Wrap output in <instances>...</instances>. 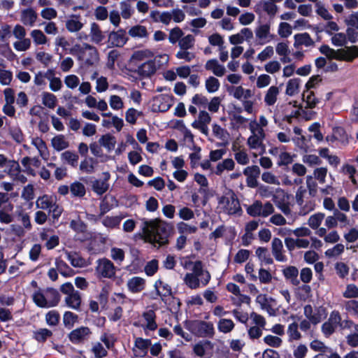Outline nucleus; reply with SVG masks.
<instances>
[{
    "label": "nucleus",
    "instance_id": "393cba45",
    "mask_svg": "<svg viewBox=\"0 0 358 358\" xmlns=\"http://www.w3.org/2000/svg\"><path fill=\"white\" fill-rule=\"evenodd\" d=\"M271 250L275 260L280 262L287 261V257L285 254L282 241L278 238H274L271 243Z\"/></svg>",
    "mask_w": 358,
    "mask_h": 358
},
{
    "label": "nucleus",
    "instance_id": "7c9ffc66",
    "mask_svg": "<svg viewBox=\"0 0 358 358\" xmlns=\"http://www.w3.org/2000/svg\"><path fill=\"white\" fill-rule=\"evenodd\" d=\"M154 287L156 290L157 296H159L162 301H164L166 297L172 295L171 286L160 279L155 282Z\"/></svg>",
    "mask_w": 358,
    "mask_h": 358
},
{
    "label": "nucleus",
    "instance_id": "e433bc0d",
    "mask_svg": "<svg viewBox=\"0 0 358 358\" xmlns=\"http://www.w3.org/2000/svg\"><path fill=\"white\" fill-rule=\"evenodd\" d=\"M31 144L38 150L40 156L43 159L48 160L50 154L44 141L39 137L32 138Z\"/></svg>",
    "mask_w": 358,
    "mask_h": 358
},
{
    "label": "nucleus",
    "instance_id": "69168bd1",
    "mask_svg": "<svg viewBox=\"0 0 358 358\" xmlns=\"http://www.w3.org/2000/svg\"><path fill=\"white\" fill-rule=\"evenodd\" d=\"M31 46V38H24L13 43V48L18 52H24L30 49Z\"/></svg>",
    "mask_w": 358,
    "mask_h": 358
},
{
    "label": "nucleus",
    "instance_id": "4d7b16f0",
    "mask_svg": "<svg viewBox=\"0 0 358 358\" xmlns=\"http://www.w3.org/2000/svg\"><path fill=\"white\" fill-rule=\"evenodd\" d=\"M78 321V315L71 312L66 311L63 315V323L66 328L71 329Z\"/></svg>",
    "mask_w": 358,
    "mask_h": 358
},
{
    "label": "nucleus",
    "instance_id": "4468645a",
    "mask_svg": "<svg viewBox=\"0 0 358 358\" xmlns=\"http://www.w3.org/2000/svg\"><path fill=\"white\" fill-rule=\"evenodd\" d=\"M92 331L87 327H80L71 331L69 334L70 341L73 344L83 343L90 338Z\"/></svg>",
    "mask_w": 358,
    "mask_h": 358
},
{
    "label": "nucleus",
    "instance_id": "39448f33",
    "mask_svg": "<svg viewBox=\"0 0 358 358\" xmlns=\"http://www.w3.org/2000/svg\"><path fill=\"white\" fill-rule=\"evenodd\" d=\"M94 268L95 274L99 279H113L116 275V267L110 259L103 257L98 259Z\"/></svg>",
    "mask_w": 358,
    "mask_h": 358
},
{
    "label": "nucleus",
    "instance_id": "c85d7f7f",
    "mask_svg": "<svg viewBox=\"0 0 358 358\" xmlns=\"http://www.w3.org/2000/svg\"><path fill=\"white\" fill-rule=\"evenodd\" d=\"M127 286L131 292L139 293L145 287V280L141 277L134 276L128 280Z\"/></svg>",
    "mask_w": 358,
    "mask_h": 358
},
{
    "label": "nucleus",
    "instance_id": "5fc2aeb1",
    "mask_svg": "<svg viewBox=\"0 0 358 358\" xmlns=\"http://www.w3.org/2000/svg\"><path fill=\"white\" fill-rule=\"evenodd\" d=\"M235 324L230 319H220L217 322V329L223 334H228L234 329Z\"/></svg>",
    "mask_w": 358,
    "mask_h": 358
},
{
    "label": "nucleus",
    "instance_id": "ea45409f",
    "mask_svg": "<svg viewBox=\"0 0 358 358\" xmlns=\"http://www.w3.org/2000/svg\"><path fill=\"white\" fill-rule=\"evenodd\" d=\"M301 80L299 78L289 79L286 84L285 94L288 96H294L299 92Z\"/></svg>",
    "mask_w": 358,
    "mask_h": 358
},
{
    "label": "nucleus",
    "instance_id": "3c124183",
    "mask_svg": "<svg viewBox=\"0 0 358 358\" xmlns=\"http://www.w3.org/2000/svg\"><path fill=\"white\" fill-rule=\"evenodd\" d=\"M324 217V213H316L309 217L307 224L312 229L315 230L320 227Z\"/></svg>",
    "mask_w": 358,
    "mask_h": 358
},
{
    "label": "nucleus",
    "instance_id": "0e129e2a",
    "mask_svg": "<svg viewBox=\"0 0 358 358\" xmlns=\"http://www.w3.org/2000/svg\"><path fill=\"white\" fill-rule=\"evenodd\" d=\"M184 282L190 289H197L201 286L199 278H196L192 273H187L184 277Z\"/></svg>",
    "mask_w": 358,
    "mask_h": 358
},
{
    "label": "nucleus",
    "instance_id": "c756f323",
    "mask_svg": "<svg viewBox=\"0 0 358 358\" xmlns=\"http://www.w3.org/2000/svg\"><path fill=\"white\" fill-rule=\"evenodd\" d=\"M57 201V197L55 195L44 194L39 196L36 201L37 208L42 210H50Z\"/></svg>",
    "mask_w": 358,
    "mask_h": 358
},
{
    "label": "nucleus",
    "instance_id": "f704fd0d",
    "mask_svg": "<svg viewBox=\"0 0 358 358\" xmlns=\"http://www.w3.org/2000/svg\"><path fill=\"white\" fill-rule=\"evenodd\" d=\"M89 36L90 41L96 44L101 43L104 39V35L99 25L96 22L91 23Z\"/></svg>",
    "mask_w": 358,
    "mask_h": 358
},
{
    "label": "nucleus",
    "instance_id": "774afa93",
    "mask_svg": "<svg viewBox=\"0 0 358 358\" xmlns=\"http://www.w3.org/2000/svg\"><path fill=\"white\" fill-rule=\"evenodd\" d=\"M60 320V315L55 310H50L45 314V322L48 325L51 327L57 326Z\"/></svg>",
    "mask_w": 358,
    "mask_h": 358
},
{
    "label": "nucleus",
    "instance_id": "a19ab883",
    "mask_svg": "<svg viewBox=\"0 0 358 358\" xmlns=\"http://www.w3.org/2000/svg\"><path fill=\"white\" fill-rule=\"evenodd\" d=\"M51 145L56 151L59 152L69 148V143L64 135L59 134L52 138Z\"/></svg>",
    "mask_w": 358,
    "mask_h": 358
},
{
    "label": "nucleus",
    "instance_id": "5701e85b",
    "mask_svg": "<svg viewBox=\"0 0 358 358\" xmlns=\"http://www.w3.org/2000/svg\"><path fill=\"white\" fill-rule=\"evenodd\" d=\"M151 345L150 339L138 337L135 338L133 352L136 357H143L146 355L149 347Z\"/></svg>",
    "mask_w": 358,
    "mask_h": 358
},
{
    "label": "nucleus",
    "instance_id": "c9c22d12",
    "mask_svg": "<svg viewBox=\"0 0 358 358\" xmlns=\"http://www.w3.org/2000/svg\"><path fill=\"white\" fill-rule=\"evenodd\" d=\"M65 255L67 260L75 268H83L87 265L86 260L76 252L66 251Z\"/></svg>",
    "mask_w": 358,
    "mask_h": 358
},
{
    "label": "nucleus",
    "instance_id": "6e6552de",
    "mask_svg": "<svg viewBox=\"0 0 358 358\" xmlns=\"http://www.w3.org/2000/svg\"><path fill=\"white\" fill-rule=\"evenodd\" d=\"M274 212V207L270 202L263 204L260 201H255L247 208V213L252 217H266Z\"/></svg>",
    "mask_w": 358,
    "mask_h": 358
},
{
    "label": "nucleus",
    "instance_id": "f3484780",
    "mask_svg": "<svg viewBox=\"0 0 358 358\" xmlns=\"http://www.w3.org/2000/svg\"><path fill=\"white\" fill-rule=\"evenodd\" d=\"M38 20V14L36 10L29 6L21 10L20 20L24 26L34 27Z\"/></svg>",
    "mask_w": 358,
    "mask_h": 358
},
{
    "label": "nucleus",
    "instance_id": "bf43d9fd",
    "mask_svg": "<svg viewBox=\"0 0 358 358\" xmlns=\"http://www.w3.org/2000/svg\"><path fill=\"white\" fill-rule=\"evenodd\" d=\"M345 250V246L342 243H337L334 247L327 250L324 252L328 258H336L341 255Z\"/></svg>",
    "mask_w": 358,
    "mask_h": 358
},
{
    "label": "nucleus",
    "instance_id": "b1692460",
    "mask_svg": "<svg viewBox=\"0 0 358 358\" xmlns=\"http://www.w3.org/2000/svg\"><path fill=\"white\" fill-rule=\"evenodd\" d=\"M358 56V48L357 46L347 47L344 49L338 50L335 52L334 57L336 59L350 62Z\"/></svg>",
    "mask_w": 358,
    "mask_h": 358
},
{
    "label": "nucleus",
    "instance_id": "dca6fc26",
    "mask_svg": "<svg viewBox=\"0 0 358 358\" xmlns=\"http://www.w3.org/2000/svg\"><path fill=\"white\" fill-rule=\"evenodd\" d=\"M223 211L229 215H234L241 210L239 201L234 196L222 197L220 201Z\"/></svg>",
    "mask_w": 358,
    "mask_h": 358
},
{
    "label": "nucleus",
    "instance_id": "e2e57ef3",
    "mask_svg": "<svg viewBox=\"0 0 358 358\" xmlns=\"http://www.w3.org/2000/svg\"><path fill=\"white\" fill-rule=\"evenodd\" d=\"M287 333L289 341H297L301 338V333L299 331V325L296 322H292L288 325Z\"/></svg>",
    "mask_w": 358,
    "mask_h": 358
},
{
    "label": "nucleus",
    "instance_id": "20e7f679",
    "mask_svg": "<svg viewBox=\"0 0 358 358\" xmlns=\"http://www.w3.org/2000/svg\"><path fill=\"white\" fill-rule=\"evenodd\" d=\"M187 329L195 336L201 338H213L215 335L214 325L210 322L203 320L190 321Z\"/></svg>",
    "mask_w": 358,
    "mask_h": 358
},
{
    "label": "nucleus",
    "instance_id": "412c9836",
    "mask_svg": "<svg viewBox=\"0 0 358 358\" xmlns=\"http://www.w3.org/2000/svg\"><path fill=\"white\" fill-rule=\"evenodd\" d=\"M84 22L80 15L73 14L69 15L65 21V27L70 33H78L82 30Z\"/></svg>",
    "mask_w": 358,
    "mask_h": 358
},
{
    "label": "nucleus",
    "instance_id": "58836bf2",
    "mask_svg": "<svg viewBox=\"0 0 358 358\" xmlns=\"http://www.w3.org/2000/svg\"><path fill=\"white\" fill-rule=\"evenodd\" d=\"M66 305L73 310H79L81 305V296L78 291L70 295L66 296L64 299Z\"/></svg>",
    "mask_w": 358,
    "mask_h": 358
},
{
    "label": "nucleus",
    "instance_id": "052dcab7",
    "mask_svg": "<svg viewBox=\"0 0 358 358\" xmlns=\"http://www.w3.org/2000/svg\"><path fill=\"white\" fill-rule=\"evenodd\" d=\"M129 34L134 38H146L148 36V33L145 27L142 25H136L132 27L129 30Z\"/></svg>",
    "mask_w": 358,
    "mask_h": 358
},
{
    "label": "nucleus",
    "instance_id": "79ce46f5",
    "mask_svg": "<svg viewBox=\"0 0 358 358\" xmlns=\"http://www.w3.org/2000/svg\"><path fill=\"white\" fill-rule=\"evenodd\" d=\"M78 155L71 150H66L61 155V160L73 168L78 166Z\"/></svg>",
    "mask_w": 358,
    "mask_h": 358
},
{
    "label": "nucleus",
    "instance_id": "72a5a7b5",
    "mask_svg": "<svg viewBox=\"0 0 358 358\" xmlns=\"http://www.w3.org/2000/svg\"><path fill=\"white\" fill-rule=\"evenodd\" d=\"M280 94V88L275 85L271 86L266 92L264 101L266 106H273L277 100Z\"/></svg>",
    "mask_w": 358,
    "mask_h": 358
},
{
    "label": "nucleus",
    "instance_id": "6ab92c4d",
    "mask_svg": "<svg viewBox=\"0 0 358 358\" xmlns=\"http://www.w3.org/2000/svg\"><path fill=\"white\" fill-rule=\"evenodd\" d=\"M102 179H96L92 182V188L94 192L98 195H102L106 193L109 188L108 180L110 178L109 172H103L102 173Z\"/></svg>",
    "mask_w": 358,
    "mask_h": 358
},
{
    "label": "nucleus",
    "instance_id": "ddd939ff",
    "mask_svg": "<svg viewBox=\"0 0 358 358\" xmlns=\"http://www.w3.org/2000/svg\"><path fill=\"white\" fill-rule=\"evenodd\" d=\"M256 302L260 306L261 309L266 311L270 316L277 315L278 309L275 308V299L267 297L266 294H259L256 298Z\"/></svg>",
    "mask_w": 358,
    "mask_h": 358
},
{
    "label": "nucleus",
    "instance_id": "37998d69",
    "mask_svg": "<svg viewBox=\"0 0 358 358\" xmlns=\"http://www.w3.org/2000/svg\"><path fill=\"white\" fill-rule=\"evenodd\" d=\"M154 55V52L152 50L145 48L134 52L131 59L137 62H141L145 59L148 61L149 59H153Z\"/></svg>",
    "mask_w": 358,
    "mask_h": 358
},
{
    "label": "nucleus",
    "instance_id": "423d86ee",
    "mask_svg": "<svg viewBox=\"0 0 358 358\" xmlns=\"http://www.w3.org/2000/svg\"><path fill=\"white\" fill-rule=\"evenodd\" d=\"M156 314L153 310L144 311L138 320L134 323V325L143 329L146 336H149L150 331H155L157 327L156 322Z\"/></svg>",
    "mask_w": 358,
    "mask_h": 358
},
{
    "label": "nucleus",
    "instance_id": "4be33fe9",
    "mask_svg": "<svg viewBox=\"0 0 358 358\" xmlns=\"http://www.w3.org/2000/svg\"><path fill=\"white\" fill-rule=\"evenodd\" d=\"M265 134H251L248 140L247 145L250 150H257L259 154H262L265 151V146L264 145V140Z\"/></svg>",
    "mask_w": 358,
    "mask_h": 358
},
{
    "label": "nucleus",
    "instance_id": "49530a36",
    "mask_svg": "<svg viewBox=\"0 0 358 358\" xmlns=\"http://www.w3.org/2000/svg\"><path fill=\"white\" fill-rule=\"evenodd\" d=\"M55 268L64 277H71L74 275V271L69 265L61 259H55Z\"/></svg>",
    "mask_w": 358,
    "mask_h": 358
},
{
    "label": "nucleus",
    "instance_id": "bb28decb",
    "mask_svg": "<svg viewBox=\"0 0 358 358\" xmlns=\"http://www.w3.org/2000/svg\"><path fill=\"white\" fill-rule=\"evenodd\" d=\"M205 69L217 77H222L227 71L225 66L220 64L216 59L208 60L205 64Z\"/></svg>",
    "mask_w": 358,
    "mask_h": 358
},
{
    "label": "nucleus",
    "instance_id": "0eeeda50",
    "mask_svg": "<svg viewBox=\"0 0 358 358\" xmlns=\"http://www.w3.org/2000/svg\"><path fill=\"white\" fill-rule=\"evenodd\" d=\"M158 57L162 59L165 64L168 63L169 59V57L166 54L159 55L153 59H149L139 65L136 71L137 73L143 78H149L154 75L157 69L156 60Z\"/></svg>",
    "mask_w": 358,
    "mask_h": 358
},
{
    "label": "nucleus",
    "instance_id": "9d476101",
    "mask_svg": "<svg viewBox=\"0 0 358 358\" xmlns=\"http://www.w3.org/2000/svg\"><path fill=\"white\" fill-rule=\"evenodd\" d=\"M256 39L259 44L264 45L273 41L276 36L271 32V24L258 25L255 29Z\"/></svg>",
    "mask_w": 358,
    "mask_h": 358
},
{
    "label": "nucleus",
    "instance_id": "8fccbe9b",
    "mask_svg": "<svg viewBox=\"0 0 358 358\" xmlns=\"http://www.w3.org/2000/svg\"><path fill=\"white\" fill-rule=\"evenodd\" d=\"M283 274L286 279H288L294 285L299 284V280L297 277L299 275V271L295 266H288L283 270Z\"/></svg>",
    "mask_w": 358,
    "mask_h": 358
},
{
    "label": "nucleus",
    "instance_id": "6e6d98bb",
    "mask_svg": "<svg viewBox=\"0 0 358 358\" xmlns=\"http://www.w3.org/2000/svg\"><path fill=\"white\" fill-rule=\"evenodd\" d=\"M13 208V205L9 204L7 207L0 210V222L1 224H8L13 221L14 217L9 213V211H12Z\"/></svg>",
    "mask_w": 358,
    "mask_h": 358
},
{
    "label": "nucleus",
    "instance_id": "f03ea898",
    "mask_svg": "<svg viewBox=\"0 0 358 358\" xmlns=\"http://www.w3.org/2000/svg\"><path fill=\"white\" fill-rule=\"evenodd\" d=\"M34 303L40 308H52L57 306L60 300L58 291L54 288H38L32 294Z\"/></svg>",
    "mask_w": 358,
    "mask_h": 358
},
{
    "label": "nucleus",
    "instance_id": "603ef678",
    "mask_svg": "<svg viewBox=\"0 0 358 358\" xmlns=\"http://www.w3.org/2000/svg\"><path fill=\"white\" fill-rule=\"evenodd\" d=\"M303 100L306 103V107L313 108L318 103L319 100L315 96L314 92L310 90H306L303 93Z\"/></svg>",
    "mask_w": 358,
    "mask_h": 358
},
{
    "label": "nucleus",
    "instance_id": "864d4df0",
    "mask_svg": "<svg viewBox=\"0 0 358 358\" xmlns=\"http://www.w3.org/2000/svg\"><path fill=\"white\" fill-rule=\"evenodd\" d=\"M70 192L74 197H83L86 194L85 187L80 182H73L70 185Z\"/></svg>",
    "mask_w": 358,
    "mask_h": 358
},
{
    "label": "nucleus",
    "instance_id": "a211bd4d",
    "mask_svg": "<svg viewBox=\"0 0 358 358\" xmlns=\"http://www.w3.org/2000/svg\"><path fill=\"white\" fill-rule=\"evenodd\" d=\"M192 273L196 278H199L201 282V287L207 285L211 278L210 273L207 270L203 269V264L201 261H196L193 264Z\"/></svg>",
    "mask_w": 358,
    "mask_h": 358
},
{
    "label": "nucleus",
    "instance_id": "338daca9",
    "mask_svg": "<svg viewBox=\"0 0 358 358\" xmlns=\"http://www.w3.org/2000/svg\"><path fill=\"white\" fill-rule=\"evenodd\" d=\"M255 253L259 260L266 264H271L273 263V259L266 248L259 247L256 250Z\"/></svg>",
    "mask_w": 358,
    "mask_h": 358
},
{
    "label": "nucleus",
    "instance_id": "cd10ccee",
    "mask_svg": "<svg viewBox=\"0 0 358 358\" xmlns=\"http://www.w3.org/2000/svg\"><path fill=\"white\" fill-rule=\"evenodd\" d=\"M294 39V47L295 48H299L303 45L309 48L315 45L314 41L311 38L310 34L306 32L295 34Z\"/></svg>",
    "mask_w": 358,
    "mask_h": 358
},
{
    "label": "nucleus",
    "instance_id": "2eb2a0df",
    "mask_svg": "<svg viewBox=\"0 0 358 358\" xmlns=\"http://www.w3.org/2000/svg\"><path fill=\"white\" fill-rule=\"evenodd\" d=\"M211 121V117L205 110H201L198 118L192 123V127L199 130L202 134L207 136L208 134V124Z\"/></svg>",
    "mask_w": 358,
    "mask_h": 358
},
{
    "label": "nucleus",
    "instance_id": "4c0bfd02",
    "mask_svg": "<svg viewBox=\"0 0 358 358\" xmlns=\"http://www.w3.org/2000/svg\"><path fill=\"white\" fill-rule=\"evenodd\" d=\"M30 37L36 46L45 45L48 43V38L45 33L38 29H32L30 31Z\"/></svg>",
    "mask_w": 358,
    "mask_h": 358
},
{
    "label": "nucleus",
    "instance_id": "9b49d317",
    "mask_svg": "<svg viewBox=\"0 0 358 358\" xmlns=\"http://www.w3.org/2000/svg\"><path fill=\"white\" fill-rule=\"evenodd\" d=\"M303 314L306 319L316 325L321 322L326 317L325 309L322 307L313 308L311 305L303 307Z\"/></svg>",
    "mask_w": 358,
    "mask_h": 358
},
{
    "label": "nucleus",
    "instance_id": "1a4fd4ad",
    "mask_svg": "<svg viewBox=\"0 0 358 358\" xmlns=\"http://www.w3.org/2000/svg\"><path fill=\"white\" fill-rule=\"evenodd\" d=\"M173 104V96L171 94H159L151 101V109L153 112H166Z\"/></svg>",
    "mask_w": 358,
    "mask_h": 358
},
{
    "label": "nucleus",
    "instance_id": "13d9d810",
    "mask_svg": "<svg viewBox=\"0 0 358 358\" xmlns=\"http://www.w3.org/2000/svg\"><path fill=\"white\" fill-rule=\"evenodd\" d=\"M52 336V332L46 329L41 328L34 331L33 338L40 343H44L48 338Z\"/></svg>",
    "mask_w": 358,
    "mask_h": 358
},
{
    "label": "nucleus",
    "instance_id": "f8f14e48",
    "mask_svg": "<svg viewBox=\"0 0 358 358\" xmlns=\"http://www.w3.org/2000/svg\"><path fill=\"white\" fill-rule=\"evenodd\" d=\"M254 10L258 15L266 13L270 18H273L278 13V7L269 0H261L255 6Z\"/></svg>",
    "mask_w": 358,
    "mask_h": 358
},
{
    "label": "nucleus",
    "instance_id": "aec40b11",
    "mask_svg": "<svg viewBox=\"0 0 358 358\" xmlns=\"http://www.w3.org/2000/svg\"><path fill=\"white\" fill-rule=\"evenodd\" d=\"M306 194V189L303 187H300L297 189L295 195L296 203L301 207L300 214L303 215H306L315 209V204L313 202H309L304 205L303 197Z\"/></svg>",
    "mask_w": 358,
    "mask_h": 358
},
{
    "label": "nucleus",
    "instance_id": "c03bdc74",
    "mask_svg": "<svg viewBox=\"0 0 358 358\" xmlns=\"http://www.w3.org/2000/svg\"><path fill=\"white\" fill-rule=\"evenodd\" d=\"M234 167V161L231 158H227L217 164L215 173L217 176H221L224 171H232Z\"/></svg>",
    "mask_w": 358,
    "mask_h": 358
},
{
    "label": "nucleus",
    "instance_id": "f257e3e1",
    "mask_svg": "<svg viewBox=\"0 0 358 358\" xmlns=\"http://www.w3.org/2000/svg\"><path fill=\"white\" fill-rule=\"evenodd\" d=\"M170 229V225L162 220H146L144 222L145 240L155 246L164 245L169 242Z\"/></svg>",
    "mask_w": 358,
    "mask_h": 358
},
{
    "label": "nucleus",
    "instance_id": "a18cd8bd",
    "mask_svg": "<svg viewBox=\"0 0 358 358\" xmlns=\"http://www.w3.org/2000/svg\"><path fill=\"white\" fill-rule=\"evenodd\" d=\"M123 218L122 215L106 216L102 219L101 223L108 229L118 228Z\"/></svg>",
    "mask_w": 358,
    "mask_h": 358
},
{
    "label": "nucleus",
    "instance_id": "09e8293b",
    "mask_svg": "<svg viewBox=\"0 0 358 358\" xmlns=\"http://www.w3.org/2000/svg\"><path fill=\"white\" fill-rule=\"evenodd\" d=\"M41 101L43 105L45 107L50 109H53L57 105V99L54 94L48 92H43L41 94Z\"/></svg>",
    "mask_w": 358,
    "mask_h": 358
},
{
    "label": "nucleus",
    "instance_id": "de8ad7c7",
    "mask_svg": "<svg viewBox=\"0 0 358 358\" xmlns=\"http://www.w3.org/2000/svg\"><path fill=\"white\" fill-rule=\"evenodd\" d=\"M97 164L96 160L92 157L85 158L81 161L80 164V170L85 173H92L95 171V167Z\"/></svg>",
    "mask_w": 358,
    "mask_h": 358
},
{
    "label": "nucleus",
    "instance_id": "473e14b6",
    "mask_svg": "<svg viewBox=\"0 0 358 358\" xmlns=\"http://www.w3.org/2000/svg\"><path fill=\"white\" fill-rule=\"evenodd\" d=\"M212 131L214 136L222 141V145H227L229 143V133L224 128L217 124L212 125Z\"/></svg>",
    "mask_w": 358,
    "mask_h": 358
},
{
    "label": "nucleus",
    "instance_id": "a878e982",
    "mask_svg": "<svg viewBox=\"0 0 358 358\" xmlns=\"http://www.w3.org/2000/svg\"><path fill=\"white\" fill-rule=\"evenodd\" d=\"M227 289L228 290V292L232 293L237 297V299L232 298L234 304L240 305L242 303H249L250 297L248 296L247 295L242 294L241 293L239 287L236 284L233 282H229L227 285Z\"/></svg>",
    "mask_w": 358,
    "mask_h": 358
},
{
    "label": "nucleus",
    "instance_id": "2f4dec72",
    "mask_svg": "<svg viewBox=\"0 0 358 358\" xmlns=\"http://www.w3.org/2000/svg\"><path fill=\"white\" fill-rule=\"evenodd\" d=\"M109 39L113 46L122 47L128 41L126 32L123 29L112 31L109 35Z\"/></svg>",
    "mask_w": 358,
    "mask_h": 358
},
{
    "label": "nucleus",
    "instance_id": "7ed1b4c3",
    "mask_svg": "<svg viewBox=\"0 0 358 358\" xmlns=\"http://www.w3.org/2000/svg\"><path fill=\"white\" fill-rule=\"evenodd\" d=\"M71 53L75 55L78 59L86 66H96L99 62V54L97 49L88 43L82 45L76 44L71 50Z\"/></svg>",
    "mask_w": 358,
    "mask_h": 358
},
{
    "label": "nucleus",
    "instance_id": "680f3d73",
    "mask_svg": "<svg viewBox=\"0 0 358 358\" xmlns=\"http://www.w3.org/2000/svg\"><path fill=\"white\" fill-rule=\"evenodd\" d=\"M178 231L181 235L195 234L197 231V227L188 223L180 222L177 224Z\"/></svg>",
    "mask_w": 358,
    "mask_h": 358
}]
</instances>
